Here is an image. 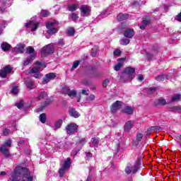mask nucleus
<instances>
[{"label": "nucleus", "mask_w": 181, "mask_h": 181, "mask_svg": "<svg viewBox=\"0 0 181 181\" xmlns=\"http://www.w3.org/2000/svg\"><path fill=\"white\" fill-rule=\"evenodd\" d=\"M11 181H33V175L29 168L23 166H17L13 170L9 177Z\"/></svg>", "instance_id": "obj_1"}, {"label": "nucleus", "mask_w": 181, "mask_h": 181, "mask_svg": "<svg viewBox=\"0 0 181 181\" xmlns=\"http://www.w3.org/2000/svg\"><path fill=\"white\" fill-rule=\"evenodd\" d=\"M141 169V158H138L133 166H127L125 168L124 172L127 175H131L133 173L135 175L138 170Z\"/></svg>", "instance_id": "obj_2"}, {"label": "nucleus", "mask_w": 181, "mask_h": 181, "mask_svg": "<svg viewBox=\"0 0 181 181\" xmlns=\"http://www.w3.org/2000/svg\"><path fill=\"white\" fill-rule=\"evenodd\" d=\"M71 158H67L66 160L64 162L62 168H59L58 171L60 177H63V176H64V175L66 174V172L69 171V170L70 169V166H71Z\"/></svg>", "instance_id": "obj_3"}, {"label": "nucleus", "mask_w": 181, "mask_h": 181, "mask_svg": "<svg viewBox=\"0 0 181 181\" xmlns=\"http://www.w3.org/2000/svg\"><path fill=\"white\" fill-rule=\"evenodd\" d=\"M54 53V46L49 44L41 49V57L45 58Z\"/></svg>", "instance_id": "obj_4"}, {"label": "nucleus", "mask_w": 181, "mask_h": 181, "mask_svg": "<svg viewBox=\"0 0 181 181\" xmlns=\"http://www.w3.org/2000/svg\"><path fill=\"white\" fill-rule=\"evenodd\" d=\"M123 73L125 75H122L120 76V78L122 81H126V80L124 79V77H127L129 78V80H133L134 77H135L134 73H135V68H132V67H126L124 70H123Z\"/></svg>", "instance_id": "obj_5"}, {"label": "nucleus", "mask_w": 181, "mask_h": 181, "mask_svg": "<svg viewBox=\"0 0 181 181\" xmlns=\"http://www.w3.org/2000/svg\"><path fill=\"white\" fill-rule=\"evenodd\" d=\"M6 146H12V140L7 139L4 144L0 146V152L4 155L5 158H9L11 154L9 153V149H8V147Z\"/></svg>", "instance_id": "obj_6"}, {"label": "nucleus", "mask_w": 181, "mask_h": 181, "mask_svg": "<svg viewBox=\"0 0 181 181\" xmlns=\"http://www.w3.org/2000/svg\"><path fill=\"white\" fill-rule=\"evenodd\" d=\"M78 129V125L76 123L71 122L66 127V134H76V132Z\"/></svg>", "instance_id": "obj_7"}, {"label": "nucleus", "mask_w": 181, "mask_h": 181, "mask_svg": "<svg viewBox=\"0 0 181 181\" xmlns=\"http://www.w3.org/2000/svg\"><path fill=\"white\" fill-rule=\"evenodd\" d=\"M56 77H57V74L56 73L50 72L45 74L42 79V84H47L49 81H50L51 80H54Z\"/></svg>", "instance_id": "obj_8"}, {"label": "nucleus", "mask_w": 181, "mask_h": 181, "mask_svg": "<svg viewBox=\"0 0 181 181\" xmlns=\"http://www.w3.org/2000/svg\"><path fill=\"white\" fill-rule=\"evenodd\" d=\"M123 35L124 37H127V39H132L134 36H135V31L134 30V28H127L124 31Z\"/></svg>", "instance_id": "obj_9"}, {"label": "nucleus", "mask_w": 181, "mask_h": 181, "mask_svg": "<svg viewBox=\"0 0 181 181\" xmlns=\"http://www.w3.org/2000/svg\"><path fill=\"white\" fill-rule=\"evenodd\" d=\"M151 21L149 17L143 18L142 23L139 26L140 29H141V30H145V29H146V27L151 25Z\"/></svg>", "instance_id": "obj_10"}, {"label": "nucleus", "mask_w": 181, "mask_h": 181, "mask_svg": "<svg viewBox=\"0 0 181 181\" xmlns=\"http://www.w3.org/2000/svg\"><path fill=\"white\" fill-rule=\"evenodd\" d=\"M125 60H127V57L119 58L117 59V62H119V63L115 66L114 70H115V71H119L122 66H124V62H125Z\"/></svg>", "instance_id": "obj_11"}, {"label": "nucleus", "mask_w": 181, "mask_h": 181, "mask_svg": "<svg viewBox=\"0 0 181 181\" xmlns=\"http://www.w3.org/2000/svg\"><path fill=\"white\" fill-rule=\"evenodd\" d=\"M46 28L47 29V33L49 35V36H53V35L59 32V29L56 28H53L52 25H49V24H45Z\"/></svg>", "instance_id": "obj_12"}, {"label": "nucleus", "mask_w": 181, "mask_h": 181, "mask_svg": "<svg viewBox=\"0 0 181 181\" xmlns=\"http://www.w3.org/2000/svg\"><path fill=\"white\" fill-rule=\"evenodd\" d=\"M122 102L119 101V100H117L116 102H115L110 107V111L111 112L114 113V112H117V111H118V110H119V107H121V104Z\"/></svg>", "instance_id": "obj_13"}, {"label": "nucleus", "mask_w": 181, "mask_h": 181, "mask_svg": "<svg viewBox=\"0 0 181 181\" xmlns=\"http://www.w3.org/2000/svg\"><path fill=\"white\" fill-rule=\"evenodd\" d=\"M52 101H53V100L52 98H47V100L45 102L41 103V106H40V109H38V110L43 111V110H45L47 107H49V105L50 104H52Z\"/></svg>", "instance_id": "obj_14"}, {"label": "nucleus", "mask_w": 181, "mask_h": 181, "mask_svg": "<svg viewBox=\"0 0 181 181\" xmlns=\"http://www.w3.org/2000/svg\"><path fill=\"white\" fill-rule=\"evenodd\" d=\"M35 59H36V54H30L27 57L26 60L23 62V66H29V64H30V63H32Z\"/></svg>", "instance_id": "obj_15"}, {"label": "nucleus", "mask_w": 181, "mask_h": 181, "mask_svg": "<svg viewBox=\"0 0 181 181\" xmlns=\"http://www.w3.org/2000/svg\"><path fill=\"white\" fill-rule=\"evenodd\" d=\"M80 11H81V16H83V18L85 16H87V13H90L91 12V9H90V7H88V6L81 7L80 8Z\"/></svg>", "instance_id": "obj_16"}, {"label": "nucleus", "mask_w": 181, "mask_h": 181, "mask_svg": "<svg viewBox=\"0 0 181 181\" xmlns=\"http://www.w3.org/2000/svg\"><path fill=\"white\" fill-rule=\"evenodd\" d=\"M24 84H25L26 87L28 88L29 90H34L35 88V81L28 79L24 81Z\"/></svg>", "instance_id": "obj_17"}, {"label": "nucleus", "mask_w": 181, "mask_h": 181, "mask_svg": "<svg viewBox=\"0 0 181 181\" xmlns=\"http://www.w3.org/2000/svg\"><path fill=\"white\" fill-rule=\"evenodd\" d=\"M129 18V14L120 13L117 16V20L118 22H122V21H127Z\"/></svg>", "instance_id": "obj_18"}, {"label": "nucleus", "mask_w": 181, "mask_h": 181, "mask_svg": "<svg viewBox=\"0 0 181 181\" xmlns=\"http://www.w3.org/2000/svg\"><path fill=\"white\" fill-rule=\"evenodd\" d=\"M122 112L127 114L128 115H132V114H134V109L131 106H126L122 110Z\"/></svg>", "instance_id": "obj_19"}, {"label": "nucleus", "mask_w": 181, "mask_h": 181, "mask_svg": "<svg viewBox=\"0 0 181 181\" xmlns=\"http://www.w3.org/2000/svg\"><path fill=\"white\" fill-rule=\"evenodd\" d=\"M25 47L26 45L25 44H18L15 47L14 50L18 52V53H23Z\"/></svg>", "instance_id": "obj_20"}, {"label": "nucleus", "mask_w": 181, "mask_h": 181, "mask_svg": "<svg viewBox=\"0 0 181 181\" xmlns=\"http://www.w3.org/2000/svg\"><path fill=\"white\" fill-rule=\"evenodd\" d=\"M155 107H158L159 105H166V100L163 98H160L154 102Z\"/></svg>", "instance_id": "obj_21"}, {"label": "nucleus", "mask_w": 181, "mask_h": 181, "mask_svg": "<svg viewBox=\"0 0 181 181\" xmlns=\"http://www.w3.org/2000/svg\"><path fill=\"white\" fill-rule=\"evenodd\" d=\"M1 47L3 52H9L11 50V45L6 42L1 43Z\"/></svg>", "instance_id": "obj_22"}, {"label": "nucleus", "mask_w": 181, "mask_h": 181, "mask_svg": "<svg viewBox=\"0 0 181 181\" xmlns=\"http://www.w3.org/2000/svg\"><path fill=\"white\" fill-rule=\"evenodd\" d=\"M69 115L74 118H78V117H80V113H78L76 109L72 108L69 110Z\"/></svg>", "instance_id": "obj_23"}, {"label": "nucleus", "mask_w": 181, "mask_h": 181, "mask_svg": "<svg viewBox=\"0 0 181 181\" xmlns=\"http://www.w3.org/2000/svg\"><path fill=\"white\" fill-rule=\"evenodd\" d=\"M132 121H127L124 124V131L126 132H129V131H131V129L133 127Z\"/></svg>", "instance_id": "obj_24"}, {"label": "nucleus", "mask_w": 181, "mask_h": 181, "mask_svg": "<svg viewBox=\"0 0 181 181\" xmlns=\"http://www.w3.org/2000/svg\"><path fill=\"white\" fill-rule=\"evenodd\" d=\"M47 93H46L45 91H42L40 93V95L37 97V100L39 101H42V100H45L46 98H47Z\"/></svg>", "instance_id": "obj_25"}, {"label": "nucleus", "mask_w": 181, "mask_h": 181, "mask_svg": "<svg viewBox=\"0 0 181 181\" xmlns=\"http://www.w3.org/2000/svg\"><path fill=\"white\" fill-rule=\"evenodd\" d=\"M34 64L37 67H39L40 70V67H44L45 69H46V67H47V66L46 65V63L45 62L36 61L34 63Z\"/></svg>", "instance_id": "obj_26"}, {"label": "nucleus", "mask_w": 181, "mask_h": 181, "mask_svg": "<svg viewBox=\"0 0 181 181\" xmlns=\"http://www.w3.org/2000/svg\"><path fill=\"white\" fill-rule=\"evenodd\" d=\"M62 125H63V119H59L55 122L54 127L56 129H59V128H62Z\"/></svg>", "instance_id": "obj_27"}, {"label": "nucleus", "mask_w": 181, "mask_h": 181, "mask_svg": "<svg viewBox=\"0 0 181 181\" xmlns=\"http://www.w3.org/2000/svg\"><path fill=\"white\" fill-rule=\"evenodd\" d=\"M156 81H165V80H168V75H158L156 77Z\"/></svg>", "instance_id": "obj_28"}, {"label": "nucleus", "mask_w": 181, "mask_h": 181, "mask_svg": "<svg viewBox=\"0 0 181 181\" xmlns=\"http://www.w3.org/2000/svg\"><path fill=\"white\" fill-rule=\"evenodd\" d=\"M66 33H67L68 36H74V35L76 33V30H74V28L71 27L67 29Z\"/></svg>", "instance_id": "obj_29"}, {"label": "nucleus", "mask_w": 181, "mask_h": 181, "mask_svg": "<svg viewBox=\"0 0 181 181\" xmlns=\"http://www.w3.org/2000/svg\"><path fill=\"white\" fill-rule=\"evenodd\" d=\"M40 121L42 122V124H46V121L47 119V117H46V113H42L40 117Z\"/></svg>", "instance_id": "obj_30"}, {"label": "nucleus", "mask_w": 181, "mask_h": 181, "mask_svg": "<svg viewBox=\"0 0 181 181\" xmlns=\"http://www.w3.org/2000/svg\"><path fill=\"white\" fill-rule=\"evenodd\" d=\"M40 14L42 18H47L48 16H50V11L42 9L40 11Z\"/></svg>", "instance_id": "obj_31"}, {"label": "nucleus", "mask_w": 181, "mask_h": 181, "mask_svg": "<svg viewBox=\"0 0 181 181\" xmlns=\"http://www.w3.org/2000/svg\"><path fill=\"white\" fill-rule=\"evenodd\" d=\"M23 105H25V101L23 100H21L19 103H15V107H17L18 110H21Z\"/></svg>", "instance_id": "obj_32"}, {"label": "nucleus", "mask_w": 181, "mask_h": 181, "mask_svg": "<svg viewBox=\"0 0 181 181\" xmlns=\"http://www.w3.org/2000/svg\"><path fill=\"white\" fill-rule=\"evenodd\" d=\"M180 100H181V95L177 94L172 98L171 101L172 103H175V101H180Z\"/></svg>", "instance_id": "obj_33"}, {"label": "nucleus", "mask_w": 181, "mask_h": 181, "mask_svg": "<svg viewBox=\"0 0 181 181\" xmlns=\"http://www.w3.org/2000/svg\"><path fill=\"white\" fill-rule=\"evenodd\" d=\"M129 42L130 40L128 38L122 39L120 40V45L122 46H127V45H129Z\"/></svg>", "instance_id": "obj_34"}, {"label": "nucleus", "mask_w": 181, "mask_h": 181, "mask_svg": "<svg viewBox=\"0 0 181 181\" xmlns=\"http://www.w3.org/2000/svg\"><path fill=\"white\" fill-rule=\"evenodd\" d=\"M39 67L33 66L29 71V74H35V73H39Z\"/></svg>", "instance_id": "obj_35"}, {"label": "nucleus", "mask_w": 181, "mask_h": 181, "mask_svg": "<svg viewBox=\"0 0 181 181\" xmlns=\"http://www.w3.org/2000/svg\"><path fill=\"white\" fill-rule=\"evenodd\" d=\"M158 87H153V88H147V93L148 94H153L156 90H158Z\"/></svg>", "instance_id": "obj_36"}, {"label": "nucleus", "mask_w": 181, "mask_h": 181, "mask_svg": "<svg viewBox=\"0 0 181 181\" xmlns=\"http://www.w3.org/2000/svg\"><path fill=\"white\" fill-rule=\"evenodd\" d=\"M67 95L70 97V98H74L77 95V92L76 90H70Z\"/></svg>", "instance_id": "obj_37"}, {"label": "nucleus", "mask_w": 181, "mask_h": 181, "mask_svg": "<svg viewBox=\"0 0 181 181\" xmlns=\"http://www.w3.org/2000/svg\"><path fill=\"white\" fill-rule=\"evenodd\" d=\"M68 10L70 12H74L77 11V4H72L71 6H69Z\"/></svg>", "instance_id": "obj_38"}, {"label": "nucleus", "mask_w": 181, "mask_h": 181, "mask_svg": "<svg viewBox=\"0 0 181 181\" xmlns=\"http://www.w3.org/2000/svg\"><path fill=\"white\" fill-rule=\"evenodd\" d=\"M26 53H29L30 54H33L35 53V48L33 47H28L26 48Z\"/></svg>", "instance_id": "obj_39"}, {"label": "nucleus", "mask_w": 181, "mask_h": 181, "mask_svg": "<svg viewBox=\"0 0 181 181\" xmlns=\"http://www.w3.org/2000/svg\"><path fill=\"white\" fill-rule=\"evenodd\" d=\"M8 74L4 69L0 70V77H1L2 78H6Z\"/></svg>", "instance_id": "obj_40"}, {"label": "nucleus", "mask_w": 181, "mask_h": 181, "mask_svg": "<svg viewBox=\"0 0 181 181\" xmlns=\"http://www.w3.org/2000/svg\"><path fill=\"white\" fill-rule=\"evenodd\" d=\"M3 69L5 70L7 74H9V73H12V67L11 66V65L6 66Z\"/></svg>", "instance_id": "obj_41"}, {"label": "nucleus", "mask_w": 181, "mask_h": 181, "mask_svg": "<svg viewBox=\"0 0 181 181\" xmlns=\"http://www.w3.org/2000/svg\"><path fill=\"white\" fill-rule=\"evenodd\" d=\"M86 160L90 161L91 160V158H93V153L90 151H86Z\"/></svg>", "instance_id": "obj_42"}, {"label": "nucleus", "mask_w": 181, "mask_h": 181, "mask_svg": "<svg viewBox=\"0 0 181 181\" xmlns=\"http://www.w3.org/2000/svg\"><path fill=\"white\" fill-rule=\"evenodd\" d=\"M19 93V89L18 88V86H14L11 89V94H13L14 95H16Z\"/></svg>", "instance_id": "obj_43"}, {"label": "nucleus", "mask_w": 181, "mask_h": 181, "mask_svg": "<svg viewBox=\"0 0 181 181\" xmlns=\"http://www.w3.org/2000/svg\"><path fill=\"white\" fill-rule=\"evenodd\" d=\"M100 142V138L98 137H95L92 139V144L93 145L95 146V145H98Z\"/></svg>", "instance_id": "obj_44"}, {"label": "nucleus", "mask_w": 181, "mask_h": 181, "mask_svg": "<svg viewBox=\"0 0 181 181\" xmlns=\"http://www.w3.org/2000/svg\"><path fill=\"white\" fill-rule=\"evenodd\" d=\"M71 18L72 21H74V22H76V21L77 19H78V16H77V14H76V13H72L71 14Z\"/></svg>", "instance_id": "obj_45"}, {"label": "nucleus", "mask_w": 181, "mask_h": 181, "mask_svg": "<svg viewBox=\"0 0 181 181\" xmlns=\"http://www.w3.org/2000/svg\"><path fill=\"white\" fill-rule=\"evenodd\" d=\"M37 28H39V23H33V27L31 28V32H35L37 29Z\"/></svg>", "instance_id": "obj_46"}, {"label": "nucleus", "mask_w": 181, "mask_h": 181, "mask_svg": "<svg viewBox=\"0 0 181 181\" xmlns=\"http://www.w3.org/2000/svg\"><path fill=\"white\" fill-rule=\"evenodd\" d=\"M143 139H144V135L142 134L139 133V134H136V140L141 142V141H142Z\"/></svg>", "instance_id": "obj_47"}, {"label": "nucleus", "mask_w": 181, "mask_h": 181, "mask_svg": "<svg viewBox=\"0 0 181 181\" xmlns=\"http://www.w3.org/2000/svg\"><path fill=\"white\" fill-rule=\"evenodd\" d=\"M45 24L49 25V26H52L54 27V25H59V21H54L53 22H47Z\"/></svg>", "instance_id": "obj_48"}, {"label": "nucleus", "mask_w": 181, "mask_h": 181, "mask_svg": "<svg viewBox=\"0 0 181 181\" xmlns=\"http://www.w3.org/2000/svg\"><path fill=\"white\" fill-rule=\"evenodd\" d=\"M90 55L92 57H95L97 56V49L96 48H93L90 52Z\"/></svg>", "instance_id": "obj_49"}, {"label": "nucleus", "mask_w": 181, "mask_h": 181, "mask_svg": "<svg viewBox=\"0 0 181 181\" xmlns=\"http://www.w3.org/2000/svg\"><path fill=\"white\" fill-rule=\"evenodd\" d=\"M110 84V79L106 78L103 82V86L104 88H107V86Z\"/></svg>", "instance_id": "obj_50"}, {"label": "nucleus", "mask_w": 181, "mask_h": 181, "mask_svg": "<svg viewBox=\"0 0 181 181\" xmlns=\"http://www.w3.org/2000/svg\"><path fill=\"white\" fill-rule=\"evenodd\" d=\"M146 57L147 60H151L152 59V57H153V54H152L151 52H147V53H146Z\"/></svg>", "instance_id": "obj_51"}, {"label": "nucleus", "mask_w": 181, "mask_h": 181, "mask_svg": "<svg viewBox=\"0 0 181 181\" xmlns=\"http://www.w3.org/2000/svg\"><path fill=\"white\" fill-rule=\"evenodd\" d=\"M9 132H11V129H4L3 131V135L4 136H8L9 135Z\"/></svg>", "instance_id": "obj_52"}, {"label": "nucleus", "mask_w": 181, "mask_h": 181, "mask_svg": "<svg viewBox=\"0 0 181 181\" xmlns=\"http://www.w3.org/2000/svg\"><path fill=\"white\" fill-rule=\"evenodd\" d=\"M81 62V61H76V62H74V64H73V66H72L73 69H77L78 67V66L80 65V62Z\"/></svg>", "instance_id": "obj_53"}, {"label": "nucleus", "mask_w": 181, "mask_h": 181, "mask_svg": "<svg viewBox=\"0 0 181 181\" xmlns=\"http://www.w3.org/2000/svg\"><path fill=\"white\" fill-rule=\"evenodd\" d=\"M86 100H87V101H93V100H95V95L91 94V95H90L88 96V98H87Z\"/></svg>", "instance_id": "obj_54"}, {"label": "nucleus", "mask_w": 181, "mask_h": 181, "mask_svg": "<svg viewBox=\"0 0 181 181\" xmlns=\"http://www.w3.org/2000/svg\"><path fill=\"white\" fill-rule=\"evenodd\" d=\"M113 54L114 56H121V49H115Z\"/></svg>", "instance_id": "obj_55"}, {"label": "nucleus", "mask_w": 181, "mask_h": 181, "mask_svg": "<svg viewBox=\"0 0 181 181\" xmlns=\"http://www.w3.org/2000/svg\"><path fill=\"white\" fill-rule=\"evenodd\" d=\"M159 45L158 44H155L152 46V50L153 52H156V50H159Z\"/></svg>", "instance_id": "obj_56"}, {"label": "nucleus", "mask_w": 181, "mask_h": 181, "mask_svg": "<svg viewBox=\"0 0 181 181\" xmlns=\"http://www.w3.org/2000/svg\"><path fill=\"white\" fill-rule=\"evenodd\" d=\"M58 45H59V46H64V45H65L64 40L62 39V38L59 39Z\"/></svg>", "instance_id": "obj_57"}, {"label": "nucleus", "mask_w": 181, "mask_h": 181, "mask_svg": "<svg viewBox=\"0 0 181 181\" xmlns=\"http://www.w3.org/2000/svg\"><path fill=\"white\" fill-rule=\"evenodd\" d=\"M139 142L138 140L134 139L133 140V141L132 142V144L133 146H138V145H139Z\"/></svg>", "instance_id": "obj_58"}, {"label": "nucleus", "mask_w": 181, "mask_h": 181, "mask_svg": "<svg viewBox=\"0 0 181 181\" xmlns=\"http://www.w3.org/2000/svg\"><path fill=\"white\" fill-rule=\"evenodd\" d=\"M161 127L159 126H153L151 127V129L153 131H160Z\"/></svg>", "instance_id": "obj_59"}, {"label": "nucleus", "mask_w": 181, "mask_h": 181, "mask_svg": "<svg viewBox=\"0 0 181 181\" xmlns=\"http://www.w3.org/2000/svg\"><path fill=\"white\" fill-rule=\"evenodd\" d=\"M62 91H64L66 94H69V92L70 91V88H69V87H63L62 88Z\"/></svg>", "instance_id": "obj_60"}, {"label": "nucleus", "mask_w": 181, "mask_h": 181, "mask_svg": "<svg viewBox=\"0 0 181 181\" xmlns=\"http://www.w3.org/2000/svg\"><path fill=\"white\" fill-rule=\"evenodd\" d=\"M33 21H28V23H25V28H30V26H33Z\"/></svg>", "instance_id": "obj_61"}, {"label": "nucleus", "mask_w": 181, "mask_h": 181, "mask_svg": "<svg viewBox=\"0 0 181 181\" xmlns=\"http://www.w3.org/2000/svg\"><path fill=\"white\" fill-rule=\"evenodd\" d=\"M33 77L35 78H40V77H42V75L40 74V73L37 72L34 74Z\"/></svg>", "instance_id": "obj_62"}, {"label": "nucleus", "mask_w": 181, "mask_h": 181, "mask_svg": "<svg viewBox=\"0 0 181 181\" xmlns=\"http://www.w3.org/2000/svg\"><path fill=\"white\" fill-rule=\"evenodd\" d=\"M86 138H82L78 141V144H82V145L86 144Z\"/></svg>", "instance_id": "obj_63"}, {"label": "nucleus", "mask_w": 181, "mask_h": 181, "mask_svg": "<svg viewBox=\"0 0 181 181\" xmlns=\"http://www.w3.org/2000/svg\"><path fill=\"white\" fill-rule=\"evenodd\" d=\"M177 22H181V12L177 15Z\"/></svg>", "instance_id": "obj_64"}]
</instances>
